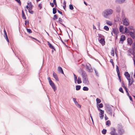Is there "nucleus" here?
<instances>
[{
  "label": "nucleus",
  "instance_id": "obj_12",
  "mask_svg": "<svg viewBox=\"0 0 135 135\" xmlns=\"http://www.w3.org/2000/svg\"><path fill=\"white\" fill-rule=\"evenodd\" d=\"M73 100L76 106L79 107L80 108H81V105L79 104L76 101V99L75 98H73Z\"/></svg>",
  "mask_w": 135,
  "mask_h": 135
},
{
  "label": "nucleus",
  "instance_id": "obj_23",
  "mask_svg": "<svg viewBox=\"0 0 135 135\" xmlns=\"http://www.w3.org/2000/svg\"><path fill=\"white\" fill-rule=\"evenodd\" d=\"M125 0H115V2L116 3H123Z\"/></svg>",
  "mask_w": 135,
  "mask_h": 135
},
{
  "label": "nucleus",
  "instance_id": "obj_60",
  "mask_svg": "<svg viewBox=\"0 0 135 135\" xmlns=\"http://www.w3.org/2000/svg\"><path fill=\"white\" fill-rule=\"evenodd\" d=\"M134 39L135 38V34H129Z\"/></svg>",
  "mask_w": 135,
  "mask_h": 135
},
{
  "label": "nucleus",
  "instance_id": "obj_5",
  "mask_svg": "<svg viewBox=\"0 0 135 135\" xmlns=\"http://www.w3.org/2000/svg\"><path fill=\"white\" fill-rule=\"evenodd\" d=\"M130 31V33L129 34H135V29L132 26H129L128 27Z\"/></svg>",
  "mask_w": 135,
  "mask_h": 135
},
{
  "label": "nucleus",
  "instance_id": "obj_44",
  "mask_svg": "<svg viewBox=\"0 0 135 135\" xmlns=\"http://www.w3.org/2000/svg\"><path fill=\"white\" fill-rule=\"evenodd\" d=\"M83 90L84 91H88L89 90V88L86 86H84L83 87Z\"/></svg>",
  "mask_w": 135,
  "mask_h": 135
},
{
  "label": "nucleus",
  "instance_id": "obj_30",
  "mask_svg": "<svg viewBox=\"0 0 135 135\" xmlns=\"http://www.w3.org/2000/svg\"><path fill=\"white\" fill-rule=\"evenodd\" d=\"M106 23L110 26H111L112 25L113 23L112 22H110V21H108V20H106Z\"/></svg>",
  "mask_w": 135,
  "mask_h": 135
},
{
  "label": "nucleus",
  "instance_id": "obj_48",
  "mask_svg": "<svg viewBox=\"0 0 135 135\" xmlns=\"http://www.w3.org/2000/svg\"><path fill=\"white\" fill-rule=\"evenodd\" d=\"M94 70L96 75L98 76H99V75H98V71L96 70V69H95V68L94 69Z\"/></svg>",
  "mask_w": 135,
  "mask_h": 135
},
{
  "label": "nucleus",
  "instance_id": "obj_35",
  "mask_svg": "<svg viewBox=\"0 0 135 135\" xmlns=\"http://www.w3.org/2000/svg\"><path fill=\"white\" fill-rule=\"evenodd\" d=\"M98 110L100 112V113L99 114H104V111L103 110H102V109H100V108H98Z\"/></svg>",
  "mask_w": 135,
  "mask_h": 135
},
{
  "label": "nucleus",
  "instance_id": "obj_20",
  "mask_svg": "<svg viewBox=\"0 0 135 135\" xmlns=\"http://www.w3.org/2000/svg\"><path fill=\"white\" fill-rule=\"evenodd\" d=\"M124 82L123 81H122V83L123 85V86L125 89L126 90V92L127 93V94H129V93L128 91V89H127V88H126V87L124 85Z\"/></svg>",
  "mask_w": 135,
  "mask_h": 135
},
{
  "label": "nucleus",
  "instance_id": "obj_26",
  "mask_svg": "<svg viewBox=\"0 0 135 135\" xmlns=\"http://www.w3.org/2000/svg\"><path fill=\"white\" fill-rule=\"evenodd\" d=\"M22 17L23 19L26 20V19L24 12L23 10L22 11Z\"/></svg>",
  "mask_w": 135,
  "mask_h": 135
},
{
  "label": "nucleus",
  "instance_id": "obj_55",
  "mask_svg": "<svg viewBox=\"0 0 135 135\" xmlns=\"http://www.w3.org/2000/svg\"><path fill=\"white\" fill-rule=\"evenodd\" d=\"M84 71L82 69H80L79 70V72L81 73V74H82V73H83V72Z\"/></svg>",
  "mask_w": 135,
  "mask_h": 135
},
{
  "label": "nucleus",
  "instance_id": "obj_4",
  "mask_svg": "<svg viewBox=\"0 0 135 135\" xmlns=\"http://www.w3.org/2000/svg\"><path fill=\"white\" fill-rule=\"evenodd\" d=\"M116 71L117 73V75L119 79V80L120 82H121V76H120V72L119 69V68L118 66L116 65Z\"/></svg>",
  "mask_w": 135,
  "mask_h": 135
},
{
  "label": "nucleus",
  "instance_id": "obj_27",
  "mask_svg": "<svg viewBox=\"0 0 135 135\" xmlns=\"http://www.w3.org/2000/svg\"><path fill=\"white\" fill-rule=\"evenodd\" d=\"M4 36L5 38L6 39L7 41L8 42H9V41L8 38L7 34H4Z\"/></svg>",
  "mask_w": 135,
  "mask_h": 135
},
{
  "label": "nucleus",
  "instance_id": "obj_37",
  "mask_svg": "<svg viewBox=\"0 0 135 135\" xmlns=\"http://www.w3.org/2000/svg\"><path fill=\"white\" fill-rule=\"evenodd\" d=\"M111 124L109 120H107L106 122V125L108 126H109Z\"/></svg>",
  "mask_w": 135,
  "mask_h": 135
},
{
  "label": "nucleus",
  "instance_id": "obj_61",
  "mask_svg": "<svg viewBox=\"0 0 135 135\" xmlns=\"http://www.w3.org/2000/svg\"><path fill=\"white\" fill-rule=\"evenodd\" d=\"M38 7L40 8L39 9H40L42 8V4H40L38 5Z\"/></svg>",
  "mask_w": 135,
  "mask_h": 135
},
{
  "label": "nucleus",
  "instance_id": "obj_25",
  "mask_svg": "<svg viewBox=\"0 0 135 135\" xmlns=\"http://www.w3.org/2000/svg\"><path fill=\"white\" fill-rule=\"evenodd\" d=\"M81 75L83 78L87 77L85 71L83 72V73L81 74Z\"/></svg>",
  "mask_w": 135,
  "mask_h": 135
},
{
  "label": "nucleus",
  "instance_id": "obj_41",
  "mask_svg": "<svg viewBox=\"0 0 135 135\" xmlns=\"http://www.w3.org/2000/svg\"><path fill=\"white\" fill-rule=\"evenodd\" d=\"M69 8L70 9L72 10L74 9V7L73 5L71 4H70L69 5Z\"/></svg>",
  "mask_w": 135,
  "mask_h": 135
},
{
  "label": "nucleus",
  "instance_id": "obj_64",
  "mask_svg": "<svg viewBox=\"0 0 135 135\" xmlns=\"http://www.w3.org/2000/svg\"><path fill=\"white\" fill-rule=\"evenodd\" d=\"M131 82L132 83H133L134 82L133 79V78L131 77Z\"/></svg>",
  "mask_w": 135,
  "mask_h": 135
},
{
  "label": "nucleus",
  "instance_id": "obj_63",
  "mask_svg": "<svg viewBox=\"0 0 135 135\" xmlns=\"http://www.w3.org/2000/svg\"><path fill=\"white\" fill-rule=\"evenodd\" d=\"M47 79H48V80L49 81V82H50V81H52V80H51V78L50 77H49L47 78Z\"/></svg>",
  "mask_w": 135,
  "mask_h": 135
},
{
  "label": "nucleus",
  "instance_id": "obj_58",
  "mask_svg": "<svg viewBox=\"0 0 135 135\" xmlns=\"http://www.w3.org/2000/svg\"><path fill=\"white\" fill-rule=\"evenodd\" d=\"M29 37H31V38H32L33 39H34L35 40H36V41H38V42H40V41L39 40H37V39H36V38H34V37H32L31 36H29Z\"/></svg>",
  "mask_w": 135,
  "mask_h": 135
},
{
  "label": "nucleus",
  "instance_id": "obj_34",
  "mask_svg": "<svg viewBox=\"0 0 135 135\" xmlns=\"http://www.w3.org/2000/svg\"><path fill=\"white\" fill-rule=\"evenodd\" d=\"M30 4L29 5V9H32L33 8V6L31 2H30Z\"/></svg>",
  "mask_w": 135,
  "mask_h": 135
},
{
  "label": "nucleus",
  "instance_id": "obj_14",
  "mask_svg": "<svg viewBox=\"0 0 135 135\" xmlns=\"http://www.w3.org/2000/svg\"><path fill=\"white\" fill-rule=\"evenodd\" d=\"M58 70L59 71V73L64 74L63 70L61 67L59 66L58 68Z\"/></svg>",
  "mask_w": 135,
  "mask_h": 135
},
{
  "label": "nucleus",
  "instance_id": "obj_45",
  "mask_svg": "<svg viewBox=\"0 0 135 135\" xmlns=\"http://www.w3.org/2000/svg\"><path fill=\"white\" fill-rule=\"evenodd\" d=\"M111 54L113 56H114V50L113 48H112V50Z\"/></svg>",
  "mask_w": 135,
  "mask_h": 135
},
{
  "label": "nucleus",
  "instance_id": "obj_56",
  "mask_svg": "<svg viewBox=\"0 0 135 135\" xmlns=\"http://www.w3.org/2000/svg\"><path fill=\"white\" fill-rule=\"evenodd\" d=\"M129 52L130 53H131L132 55H133L134 53L135 52H134V50H131L129 51Z\"/></svg>",
  "mask_w": 135,
  "mask_h": 135
},
{
  "label": "nucleus",
  "instance_id": "obj_8",
  "mask_svg": "<svg viewBox=\"0 0 135 135\" xmlns=\"http://www.w3.org/2000/svg\"><path fill=\"white\" fill-rule=\"evenodd\" d=\"M83 83L85 85H88L89 84V82L88 80L87 77L83 78Z\"/></svg>",
  "mask_w": 135,
  "mask_h": 135
},
{
  "label": "nucleus",
  "instance_id": "obj_51",
  "mask_svg": "<svg viewBox=\"0 0 135 135\" xmlns=\"http://www.w3.org/2000/svg\"><path fill=\"white\" fill-rule=\"evenodd\" d=\"M29 12L31 14H33L34 13V11L32 10V9H28Z\"/></svg>",
  "mask_w": 135,
  "mask_h": 135
},
{
  "label": "nucleus",
  "instance_id": "obj_40",
  "mask_svg": "<svg viewBox=\"0 0 135 135\" xmlns=\"http://www.w3.org/2000/svg\"><path fill=\"white\" fill-rule=\"evenodd\" d=\"M73 75L74 76L75 83H76L77 77L76 76V75L74 73H73Z\"/></svg>",
  "mask_w": 135,
  "mask_h": 135
},
{
  "label": "nucleus",
  "instance_id": "obj_24",
  "mask_svg": "<svg viewBox=\"0 0 135 135\" xmlns=\"http://www.w3.org/2000/svg\"><path fill=\"white\" fill-rule=\"evenodd\" d=\"M124 75L126 78H130V75L128 73L127 71L125 72Z\"/></svg>",
  "mask_w": 135,
  "mask_h": 135
},
{
  "label": "nucleus",
  "instance_id": "obj_17",
  "mask_svg": "<svg viewBox=\"0 0 135 135\" xmlns=\"http://www.w3.org/2000/svg\"><path fill=\"white\" fill-rule=\"evenodd\" d=\"M127 42L128 44L131 45L133 43L132 39L131 38H129L127 39Z\"/></svg>",
  "mask_w": 135,
  "mask_h": 135
},
{
  "label": "nucleus",
  "instance_id": "obj_7",
  "mask_svg": "<svg viewBox=\"0 0 135 135\" xmlns=\"http://www.w3.org/2000/svg\"><path fill=\"white\" fill-rule=\"evenodd\" d=\"M50 85L51 86L52 89H53L55 91L56 90V88L55 85L54 83L52 81L50 82H49Z\"/></svg>",
  "mask_w": 135,
  "mask_h": 135
},
{
  "label": "nucleus",
  "instance_id": "obj_42",
  "mask_svg": "<svg viewBox=\"0 0 135 135\" xmlns=\"http://www.w3.org/2000/svg\"><path fill=\"white\" fill-rule=\"evenodd\" d=\"M107 132V130L103 129L102 131V133L103 134H106Z\"/></svg>",
  "mask_w": 135,
  "mask_h": 135
},
{
  "label": "nucleus",
  "instance_id": "obj_21",
  "mask_svg": "<svg viewBox=\"0 0 135 135\" xmlns=\"http://www.w3.org/2000/svg\"><path fill=\"white\" fill-rule=\"evenodd\" d=\"M115 128H113V130L111 131L110 132V134L111 135H118L117 133H115Z\"/></svg>",
  "mask_w": 135,
  "mask_h": 135
},
{
  "label": "nucleus",
  "instance_id": "obj_16",
  "mask_svg": "<svg viewBox=\"0 0 135 135\" xmlns=\"http://www.w3.org/2000/svg\"><path fill=\"white\" fill-rule=\"evenodd\" d=\"M126 39L125 36L123 35H122L120 37V41H122V42H123Z\"/></svg>",
  "mask_w": 135,
  "mask_h": 135
},
{
  "label": "nucleus",
  "instance_id": "obj_62",
  "mask_svg": "<svg viewBox=\"0 0 135 135\" xmlns=\"http://www.w3.org/2000/svg\"><path fill=\"white\" fill-rule=\"evenodd\" d=\"M50 4L52 7H53L54 6V4L53 3H50Z\"/></svg>",
  "mask_w": 135,
  "mask_h": 135
},
{
  "label": "nucleus",
  "instance_id": "obj_39",
  "mask_svg": "<svg viewBox=\"0 0 135 135\" xmlns=\"http://www.w3.org/2000/svg\"><path fill=\"white\" fill-rule=\"evenodd\" d=\"M63 21V20L61 18H59V20L57 22L61 24Z\"/></svg>",
  "mask_w": 135,
  "mask_h": 135
},
{
  "label": "nucleus",
  "instance_id": "obj_1",
  "mask_svg": "<svg viewBox=\"0 0 135 135\" xmlns=\"http://www.w3.org/2000/svg\"><path fill=\"white\" fill-rule=\"evenodd\" d=\"M112 107L114 108V107L112 105L106 104L105 105V109L107 112L111 116L113 114V116L114 117V109L113 110L112 109Z\"/></svg>",
  "mask_w": 135,
  "mask_h": 135
},
{
  "label": "nucleus",
  "instance_id": "obj_38",
  "mask_svg": "<svg viewBox=\"0 0 135 135\" xmlns=\"http://www.w3.org/2000/svg\"><path fill=\"white\" fill-rule=\"evenodd\" d=\"M120 10V8L119 6H118L116 7V11L117 12H119Z\"/></svg>",
  "mask_w": 135,
  "mask_h": 135
},
{
  "label": "nucleus",
  "instance_id": "obj_50",
  "mask_svg": "<svg viewBox=\"0 0 135 135\" xmlns=\"http://www.w3.org/2000/svg\"><path fill=\"white\" fill-rule=\"evenodd\" d=\"M119 91L122 93H123L124 91L122 88L120 87L119 89Z\"/></svg>",
  "mask_w": 135,
  "mask_h": 135
},
{
  "label": "nucleus",
  "instance_id": "obj_2",
  "mask_svg": "<svg viewBox=\"0 0 135 135\" xmlns=\"http://www.w3.org/2000/svg\"><path fill=\"white\" fill-rule=\"evenodd\" d=\"M99 38L98 39L99 42L103 45L104 46L105 45V41L104 37L102 34H98L97 36Z\"/></svg>",
  "mask_w": 135,
  "mask_h": 135
},
{
  "label": "nucleus",
  "instance_id": "obj_29",
  "mask_svg": "<svg viewBox=\"0 0 135 135\" xmlns=\"http://www.w3.org/2000/svg\"><path fill=\"white\" fill-rule=\"evenodd\" d=\"M76 81H77V83L78 84L81 83L82 82L81 78L79 77H78V80Z\"/></svg>",
  "mask_w": 135,
  "mask_h": 135
},
{
  "label": "nucleus",
  "instance_id": "obj_47",
  "mask_svg": "<svg viewBox=\"0 0 135 135\" xmlns=\"http://www.w3.org/2000/svg\"><path fill=\"white\" fill-rule=\"evenodd\" d=\"M100 115V119H103V118L104 117V114H99Z\"/></svg>",
  "mask_w": 135,
  "mask_h": 135
},
{
  "label": "nucleus",
  "instance_id": "obj_57",
  "mask_svg": "<svg viewBox=\"0 0 135 135\" xmlns=\"http://www.w3.org/2000/svg\"><path fill=\"white\" fill-rule=\"evenodd\" d=\"M20 5H21V2L20 0H16V1Z\"/></svg>",
  "mask_w": 135,
  "mask_h": 135
},
{
  "label": "nucleus",
  "instance_id": "obj_49",
  "mask_svg": "<svg viewBox=\"0 0 135 135\" xmlns=\"http://www.w3.org/2000/svg\"><path fill=\"white\" fill-rule=\"evenodd\" d=\"M54 4V5H55V7L57 6V3L56 2V0H53V2Z\"/></svg>",
  "mask_w": 135,
  "mask_h": 135
},
{
  "label": "nucleus",
  "instance_id": "obj_15",
  "mask_svg": "<svg viewBox=\"0 0 135 135\" xmlns=\"http://www.w3.org/2000/svg\"><path fill=\"white\" fill-rule=\"evenodd\" d=\"M124 29L125 31L124 33H129V34L130 33V31L129 30L128 27H124Z\"/></svg>",
  "mask_w": 135,
  "mask_h": 135
},
{
  "label": "nucleus",
  "instance_id": "obj_54",
  "mask_svg": "<svg viewBox=\"0 0 135 135\" xmlns=\"http://www.w3.org/2000/svg\"><path fill=\"white\" fill-rule=\"evenodd\" d=\"M29 24V22L28 21L26 20L25 21V25H26L27 24Z\"/></svg>",
  "mask_w": 135,
  "mask_h": 135
},
{
  "label": "nucleus",
  "instance_id": "obj_11",
  "mask_svg": "<svg viewBox=\"0 0 135 135\" xmlns=\"http://www.w3.org/2000/svg\"><path fill=\"white\" fill-rule=\"evenodd\" d=\"M53 75L55 79L57 81H59V79L58 78L57 74L55 72H53Z\"/></svg>",
  "mask_w": 135,
  "mask_h": 135
},
{
  "label": "nucleus",
  "instance_id": "obj_6",
  "mask_svg": "<svg viewBox=\"0 0 135 135\" xmlns=\"http://www.w3.org/2000/svg\"><path fill=\"white\" fill-rule=\"evenodd\" d=\"M128 19L127 18H125L122 20L123 23V25L127 26L129 25V23L128 22Z\"/></svg>",
  "mask_w": 135,
  "mask_h": 135
},
{
  "label": "nucleus",
  "instance_id": "obj_22",
  "mask_svg": "<svg viewBox=\"0 0 135 135\" xmlns=\"http://www.w3.org/2000/svg\"><path fill=\"white\" fill-rule=\"evenodd\" d=\"M124 29V28H123V26L121 25L119 27V30L120 32H122V34H124L123 33Z\"/></svg>",
  "mask_w": 135,
  "mask_h": 135
},
{
  "label": "nucleus",
  "instance_id": "obj_52",
  "mask_svg": "<svg viewBox=\"0 0 135 135\" xmlns=\"http://www.w3.org/2000/svg\"><path fill=\"white\" fill-rule=\"evenodd\" d=\"M132 47L133 49L135 50V42H134L132 45Z\"/></svg>",
  "mask_w": 135,
  "mask_h": 135
},
{
  "label": "nucleus",
  "instance_id": "obj_32",
  "mask_svg": "<svg viewBox=\"0 0 135 135\" xmlns=\"http://www.w3.org/2000/svg\"><path fill=\"white\" fill-rule=\"evenodd\" d=\"M96 101L97 105H98V104L100 103L101 102V100L99 98H97L96 99Z\"/></svg>",
  "mask_w": 135,
  "mask_h": 135
},
{
  "label": "nucleus",
  "instance_id": "obj_18",
  "mask_svg": "<svg viewBox=\"0 0 135 135\" xmlns=\"http://www.w3.org/2000/svg\"><path fill=\"white\" fill-rule=\"evenodd\" d=\"M103 15L104 17L105 18H107L108 16L109 15H108V12H107V11L105 10L103 12Z\"/></svg>",
  "mask_w": 135,
  "mask_h": 135
},
{
  "label": "nucleus",
  "instance_id": "obj_3",
  "mask_svg": "<svg viewBox=\"0 0 135 135\" xmlns=\"http://www.w3.org/2000/svg\"><path fill=\"white\" fill-rule=\"evenodd\" d=\"M118 132L120 135L122 134L124 132L123 127L121 125H118Z\"/></svg>",
  "mask_w": 135,
  "mask_h": 135
},
{
  "label": "nucleus",
  "instance_id": "obj_9",
  "mask_svg": "<svg viewBox=\"0 0 135 135\" xmlns=\"http://www.w3.org/2000/svg\"><path fill=\"white\" fill-rule=\"evenodd\" d=\"M113 32L114 34H118L119 33L118 30L115 28H112V31L111 32V34H113Z\"/></svg>",
  "mask_w": 135,
  "mask_h": 135
},
{
  "label": "nucleus",
  "instance_id": "obj_19",
  "mask_svg": "<svg viewBox=\"0 0 135 135\" xmlns=\"http://www.w3.org/2000/svg\"><path fill=\"white\" fill-rule=\"evenodd\" d=\"M106 10L108 12V15H111L112 13L113 12V11L111 9H108Z\"/></svg>",
  "mask_w": 135,
  "mask_h": 135
},
{
  "label": "nucleus",
  "instance_id": "obj_43",
  "mask_svg": "<svg viewBox=\"0 0 135 135\" xmlns=\"http://www.w3.org/2000/svg\"><path fill=\"white\" fill-rule=\"evenodd\" d=\"M104 28L106 31H108L109 29V27L107 26H105L104 27Z\"/></svg>",
  "mask_w": 135,
  "mask_h": 135
},
{
  "label": "nucleus",
  "instance_id": "obj_33",
  "mask_svg": "<svg viewBox=\"0 0 135 135\" xmlns=\"http://www.w3.org/2000/svg\"><path fill=\"white\" fill-rule=\"evenodd\" d=\"M75 87L76 90H79L80 89L81 86L80 85H77Z\"/></svg>",
  "mask_w": 135,
  "mask_h": 135
},
{
  "label": "nucleus",
  "instance_id": "obj_13",
  "mask_svg": "<svg viewBox=\"0 0 135 135\" xmlns=\"http://www.w3.org/2000/svg\"><path fill=\"white\" fill-rule=\"evenodd\" d=\"M47 43L48 45L50 48L54 49L55 51H56V49L54 47L49 41H47Z\"/></svg>",
  "mask_w": 135,
  "mask_h": 135
},
{
  "label": "nucleus",
  "instance_id": "obj_53",
  "mask_svg": "<svg viewBox=\"0 0 135 135\" xmlns=\"http://www.w3.org/2000/svg\"><path fill=\"white\" fill-rule=\"evenodd\" d=\"M127 95L128 96L130 100L132 101H133L132 98V97L130 95L129 93V94H127Z\"/></svg>",
  "mask_w": 135,
  "mask_h": 135
},
{
  "label": "nucleus",
  "instance_id": "obj_31",
  "mask_svg": "<svg viewBox=\"0 0 135 135\" xmlns=\"http://www.w3.org/2000/svg\"><path fill=\"white\" fill-rule=\"evenodd\" d=\"M103 104L102 103H101L98 104V105H97V107L98 108H102L103 107Z\"/></svg>",
  "mask_w": 135,
  "mask_h": 135
},
{
  "label": "nucleus",
  "instance_id": "obj_36",
  "mask_svg": "<svg viewBox=\"0 0 135 135\" xmlns=\"http://www.w3.org/2000/svg\"><path fill=\"white\" fill-rule=\"evenodd\" d=\"M58 17L57 15L56 14H55L54 15V17L53 18V20H55L57 19H58Z\"/></svg>",
  "mask_w": 135,
  "mask_h": 135
},
{
  "label": "nucleus",
  "instance_id": "obj_10",
  "mask_svg": "<svg viewBox=\"0 0 135 135\" xmlns=\"http://www.w3.org/2000/svg\"><path fill=\"white\" fill-rule=\"evenodd\" d=\"M89 66H88L87 65H86V68L88 69V71L90 73H91L93 71V69L91 67L90 65L89 64Z\"/></svg>",
  "mask_w": 135,
  "mask_h": 135
},
{
  "label": "nucleus",
  "instance_id": "obj_59",
  "mask_svg": "<svg viewBox=\"0 0 135 135\" xmlns=\"http://www.w3.org/2000/svg\"><path fill=\"white\" fill-rule=\"evenodd\" d=\"M57 11L59 13V14L61 15L62 16L63 15L61 11H59V10L58 9H57Z\"/></svg>",
  "mask_w": 135,
  "mask_h": 135
},
{
  "label": "nucleus",
  "instance_id": "obj_28",
  "mask_svg": "<svg viewBox=\"0 0 135 135\" xmlns=\"http://www.w3.org/2000/svg\"><path fill=\"white\" fill-rule=\"evenodd\" d=\"M57 9L55 7L53 8L52 13L53 14H55L56 13Z\"/></svg>",
  "mask_w": 135,
  "mask_h": 135
},
{
  "label": "nucleus",
  "instance_id": "obj_46",
  "mask_svg": "<svg viewBox=\"0 0 135 135\" xmlns=\"http://www.w3.org/2000/svg\"><path fill=\"white\" fill-rule=\"evenodd\" d=\"M26 30L27 32L29 33H30L32 32V31L30 29L27 28Z\"/></svg>",
  "mask_w": 135,
  "mask_h": 135
}]
</instances>
